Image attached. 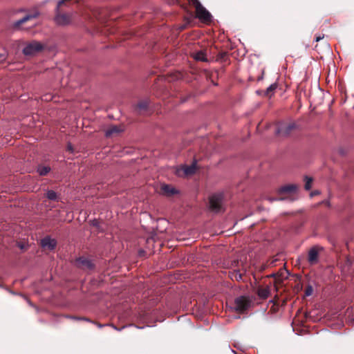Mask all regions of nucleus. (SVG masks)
<instances>
[{
	"label": "nucleus",
	"mask_w": 354,
	"mask_h": 354,
	"mask_svg": "<svg viewBox=\"0 0 354 354\" xmlns=\"http://www.w3.org/2000/svg\"><path fill=\"white\" fill-rule=\"evenodd\" d=\"M71 0H63L59 1L57 7V13L55 17V20L57 24L59 25H66L71 21V16L69 13L63 10L62 7L67 3L70 2Z\"/></svg>",
	"instance_id": "1"
},
{
	"label": "nucleus",
	"mask_w": 354,
	"mask_h": 354,
	"mask_svg": "<svg viewBox=\"0 0 354 354\" xmlns=\"http://www.w3.org/2000/svg\"><path fill=\"white\" fill-rule=\"evenodd\" d=\"M189 4L195 8L196 17L204 22H209L212 15L199 2L198 0H187Z\"/></svg>",
	"instance_id": "2"
},
{
	"label": "nucleus",
	"mask_w": 354,
	"mask_h": 354,
	"mask_svg": "<svg viewBox=\"0 0 354 354\" xmlns=\"http://www.w3.org/2000/svg\"><path fill=\"white\" fill-rule=\"evenodd\" d=\"M252 300L246 296H240L234 300V309L239 313H244L252 306Z\"/></svg>",
	"instance_id": "3"
},
{
	"label": "nucleus",
	"mask_w": 354,
	"mask_h": 354,
	"mask_svg": "<svg viewBox=\"0 0 354 354\" xmlns=\"http://www.w3.org/2000/svg\"><path fill=\"white\" fill-rule=\"evenodd\" d=\"M296 128L295 122H279L277 124L276 133L279 136H288Z\"/></svg>",
	"instance_id": "4"
},
{
	"label": "nucleus",
	"mask_w": 354,
	"mask_h": 354,
	"mask_svg": "<svg viewBox=\"0 0 354 354\" xmlns=\"http://www.w3.org/2000/svg\"><path fill=\"white\" fill-rule=\"evenodd\" d=\"M298 187L296 185H287L282 186L279 188L278 192L279 195L280 196V198H278V200L283 201V200H290L291 201H294L295 198L292 196H283L286 194H295L297 191Z\"/></svg>",
	"instance_id": "5"
},
{
	"label": "nucleus",
	"mask_w": 354,
	"mask_h": 354,
	"mask_svg": "<svg viewBox=\"0 0 354 354\" xmlns=\"http://www.w3.org/2000/svg\"><path fill=\"white\" fill-rule=\"evenodd\" d=\"M223 194L218 193L213 194L209 197V208L212 211L218 212L222 209Z\"/></svg>",
	"instance_id": "6"
},
{
	"label": "nucleus",
	"mask_w": 354,
	"mask_h": 354,
	"mask_svg": "<svg viewBox=\"0 0 354 354\" xmlns=\"http://www.w3.org/2000/svg\"><path fill=\"white\" fill-rule=\"evenodd\" d=\"M323 250L324 248L319 245H314L309 250L307 259L310 265H315L319 262V252Z\"/></svg>",
	"instance_id": "7"
},
{
	"label": "nucleus",
	"mask_w": 354,
	"mask_h": 354,
	"mask_svg": "<svg viewBox=\"0 0 354 354\" xmlns=\"http://www.w3.org/2000/svg\"><path fill=\"white\" fill-rule=\"evenodd\" d=\"M75 265L83 270H93L95 266L93 262L84 257H80L75 259Z\"/></svg>",
	"instance_id": "8"
},
{
	"label": "nucleus",
	"mask_w": 354,
	"mask_h": 354,
	"mask_svg": "<svg viewBox=\"0 0 354 354\" xmlns=\"http://www.w3.org/2000/svg\"><path fill=\"white\" fill-rule=\"evenodd\" d=\"M43 46L38 41H31L28 43L23 49V53L26 55H35L41 51Z\"/></svg>",
	"instance_id": "9"
},
{
	"label": "nucleus",
	"mask_w": 354,
	"mask_h": 354,
	"mask_svg": "<svg viewBox=\"0 0 354 354\" xmlns=\"http://www.w3.org/2000/svg\"><path fill=\"white\" fill-rule=\"evenodd\" d=\"M149 105V100H141L134 106L133 111L138 115H144L148 112Z\"/></svg>",
	"instance_id": "10"
},
{
	"label": "nucleus",
	"mask_w": 354,
	"mask_h": 354,
	"mask_svg": "<svg viewBox=\"0 0 354 354\" xmlns=\"http://www.w3.org/2000/svg\"><path fill=\"white\" fill-rule=\"evenodd\" d=\"M39 13L37 11H34L30 14H27L22 19L15 22L14 27L16 28H19L21 25L24 24L25 23L36 19L39 16Z\"/></svg>",
	"instance_id": "11"
},
{
	"label": "nucleus",
	"mask_w": 354,
	"mask_h": 354,
	"mask_svg": "<svg viewBox=\"0 0 354 354\" xmlns=\"http://www.w3.org/2000/svg\"><path fill=\"white\" fill-rule=\"evenodd\" d=\"M160 193L163 196L170 197L178 194V192L170 185L162 184L160 186Z\"/></svg>",
	"instance_id": "12"
},
{
	"label": "nucleus",
	"mask_w": 354,
	"mask_h": 354,
	"mask_svg": "<svg viewBox=\"0 0 354 354\" xmlns=\"http://www.w3.org/2000/svg\"><path fill=\"white\" fill-rule=\"evenodd\" d=\"M41 245L44 248L53 250L56 248L57 241L55 239H51L50 236H46L41 239Z\"/></svg>",
	"instance_id": "13"
},
{
	"label": "nucleus",
	"mask_w": 354,
	"mask_h": 354,
	"mask_svg": "<svg viewBox=\"0 0 354 354\" xmlns=\"http://www.w3.org/2000/svg\"><path fill=\"white\" fill-rule=\"evenodd\" d=\"M278 87V84L277 83L272 84L265 91H257V93L259 95H263L265 97L270 98L274 95L276 89Z\"/></svg>",
	"instance_id": "14"
},
{
	"label": "nucleus",
	"mask_w": 354,
	"mask_h": 354,
	"mask_svg": "<svg viewBox=\"0 0 354 354\" xmlns=\"http://www.w3.org/2000/svg\"><path fill=\"white\" fill-rule=\"evenodd\" d=\"M122 129L116 125H112L110 126L105 132V136L106 137H110L115 134H118L120 132H121Z\"/></svg>",
	"instance_id": "15"
},
{
	"label": "nucleus",
	"mask_w": 354,
	"mask_h": 354,
	"mask_svg": "<svg viewBox=\"0 0 354 354\" xmlns=\"http://www.w3.org/2000/svg\"><path fill=\"white\" fill-rule=\"evenodd\" d=\"M192 56L196 61L207 62L206 54L203 50L194 52L192 54Z\"/></svg>",
	"instance_id": "16"
},
{
	"label": "nucleus",
	"mask_w": 354,
	"mask_h": 354,
	"mask_svg": "<svg viewBox=\"0 0 354 354\" xmlns=\"http://www.w3.org/2000/svg\"><path fill=\"white\" fill-rule=\"evenodd\" d=\"M257 294L259 298H261L262 299H266L269 297L270 289L268 287L267 288L259 287L257 289Z\"/></svg>",
	"instance_id": "17"
},
{
	"label": "nucleus",
	"mask_w": 354,
	"mask_h": 354,
	"mask_svg": "<svg viewBox=\"0 0 354 354\" xmlns=\"http://www.w3.org/2000/svg\"><path fill=\"white\" fill-rule=\"evenodd\" d=\"M197 170L196 161H194L191 165L186 166L184 172L186 175L194 174Z\"/></svg>",
	"instance_id": "18"
},
{
	"label": "nucleus",
	"mask_w": 354,
	"mask_h": 354,
	"mask_svg": "<svg viewBox=\"0 0 354 354\" xmlns=\"http://www.w3.org/2000/svg\"><path fill=\"white\" fill-rule=\"evenodd\" d=\"M278 299H279L278 297L275 296V297L273 300L270 301V303H272V306H271L270 310V311L272 313H277L279 310V304L277 301Z\"/></svg>",
	"instance_id": "19"
},
{
	"label": "nucleus",
	"mask_w": 354,
	"mask_h": 354,
	"mask_svg": "<svg viewBox=\"0 0 354 354\" xmlns=\"http://www.w3.org/2000/svg\"><path fill=\"white\" fill-rule=\"evenodd\" d=\"M50 168L48 166H39L37 168V171L40 176H46L50 171Z\"/></svg>",
	"instance_id": "20"
},
{
	"label": "nucleus",
	"mask_w": 354,
	"mask_h": 354,
	"mask_svg": "<svg viewBox=\"0 0 354 354\" xmlns=\"http://www.w3.org/2000/svg\"><path fill=\"white\" fill-rule=\"evenodd\" d=\"M304 180H305V186H304L305 189L310 190L312 187V183L313 181V178L308 177L306 176L304 178Z\"/></svg>",
	"instance_id": "21"
},
{
	"label": "nucleus",
	"mask_w": 354,
	"mask_h": 354,
	"mask_svg": "<svg viewBox=\"0 0 354 354\" xmlns=\"http://www.w3.org/2000/svg\"><path fill=\"white\" fill-rule=\"evenodd\" d=\"M46 197L50 201H57V194L53 190H48L46 193Z\"/></svg>",
	"instance_id": "22"
},
{
	"label": "nucleus",
	"mask_w": 354,
	"mask_h": 354,
	"mask_svg": "<svg viewBox=\"0 0 354 354\" xmlns=\"http://www.w3.org/2000/svg\"><path fill=\"white\" fill-rule=\"evenodd\" d=\"M313 291V287L311 286H308L306 287L305 290V295L306 296H310L312 295Z\"/></svg>",
	"instance_id": "23"
},
{
	"label": "nucleus",
	"mask_w": 354,
	"mask_h": 354,
	"mask_svg": "<svg viewBox=\"0 0 354 354\" xmlns=\"http://www.w3.org/2000/svg\"><path fill=\"white\" fill-rule=\"evenodd\" d=\"M7 59V54L6 53H0V63H3Z\"/></svg>",
	"instance_id": "24"
},
{
	"label": "nucleus",
	"mask_w": 354,
	"mask_h": 354,
	"mask_svg": "<svg viewBox=\"0 0 354 354\" xmlns=\"http://www.w3.org/2000/svg\"><path fill=\"white\" fill-rule=\"evenodd\" d=\"M324 35H318V36H317V37H316V38H315V41H316L317 42H318V41H319L320 40L323 39H324Z\"/></svg>",
	"instance_id": "25"
},
{
	"label": "nucleus",
	"mask_w": 354,
	"mask_h": 354,
	"mask_svg": "<svg viewBox=\"0 0 354 354\" xmlns=\"http://www.w3.org/2000/svg\"><path fill=\"white\" fill-rule=\"evenodd\" d=\"M73 319H77V320H86V321H88V322L90 321L88 318H85V317H73Z\"/></svg>",
	"instance_id": "26"
},
{
	"label": "nucleus",
	"mask_w": 354,
	"mask_h": 354,
	"mask_svg": "<svg viewBox=\"0 0 354 354\" xmlns=\"http://www.w3.org/2000/svg\"><path fill=\"white\" fill-rule=\"evenodd\" d=\"M67 149L68 151H71V152H73V146L71 145V144H68V146H67Z\"/></svg>",
	"instance_id": "27"
},
{
	"label": "nucleus",
	"mask_w": 354,
	"mask_h": 354,
	"mask_svg": "<svg viewBox=\"0 0 354 354\" xmlns=\"http://www.w3.org/2000/svg\"><path fill=\"white\" fill-rule=\"evenodd\" d=\"M18 246L22 250L25 249V245L24 244L20 243L18 245Z\"/></svg>",
	"instance_id": "28"
},
{
	"label": "nucleus",
	"mask_w": 354,
	"mask_h": 354,
	"mask_svg": "<svg viewBox=\"0 0 354 354\" xmlns=\"http://www.w3.org/2000/svg\"><path fill=\"white\" fill-rule=\"evenodd\" d=\"M44 100H46V101L50 100L51 99V98L48 97V95H45V96H44Z\"/></svg>",
	"instance_id": "29"
},
{
	"label": "nucleus",
	"mask_w": 354,
	"mask_h": 354,
	"mask_svg": "<svg viewBox=\"0 0 354 354\" xmlns=\"http://www.w3.org/2000/svg\"><path fill=\"white\" fill-rule=\"evenodd\" d=\"M241 278H242V276H241V274H239V276H237V274H236V280L241 279Z\"/></svg>",
	"instance_id": "30"
},
{
	"label": "nucleus",
	"mask_w": 354,
	"mask_h": 354,
	"mask_svg": "<svg viewBox=\"0 0 354 354\" xmlns=\"http://www.w3.org/2000/svg\"><path fill=\"white\" fill-rule=\"evenodd\" d=\"M319 194V192H317V191H315V192H313L311 194V195H312V196H313V195H316V194Z\"/></svg>",
	"instance_id": "31"
},
{
	"label": "nucleus",
	"mask_w": 354,
	"mask_h": 354,
	"mask_svg": "<svg viewBox=\"0 0 354 354\" xmlns=\"http://www.w3.org/2000/svg\"><path fill=\"white\" fill-rule=\"evenodd\" d=\"M286 301L284 299L281 302V306H284V305H286Z\"/></svg>",
	"instance_id": "32"
},
{
	"label": "nucleus",
	"mask_w": 354,
	"mask_h": 354,
	"mask_svg": "<svg viewBox=\"0 0 354 354\" xmlns=\"http://www.w3.org/2000/svg\"><path fill=\"white\" fill-rule=\"evenodd\" d=\"M268 200L272 202V201H274L275 199L274 198H269Z\"/></svg>",
	"instance_id": "33"
},
{
	"label": "nucleus",
	"mask_w": 354,
	"mask_h": 354,
	"mask_svg": "<svg viewBox=\"0 0 354 354\" xmlns=\"http://www.w3.org/2000/svg\"><path fill=\"white\" fill-rule=\"evenodd\" d=\"M97 324V326H98V327H100V328H101V327L102 326V324H99V323H97V324Z\"/></svg>",
	"instance_id": "34"
},
{
	"label": "nucleus",
	"mask_w": 354,
	"mask_h": 354,
	"mask_svg": "<svg viewBox=\"0 0 354 354\" xmlns=\"http://www.w3.org/2000/svg\"><path fill=\"white\" fill-rule=\"evenodd\" d=\"M262 78H263L262 77H259L258 78V80H261Z\"/></svg>",
	"instance_id": "35"
}]
</instances>
